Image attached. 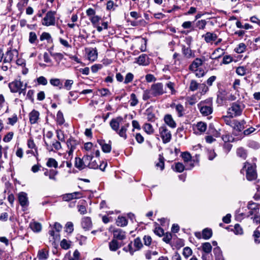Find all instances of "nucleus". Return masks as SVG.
<instances>
[{
  "mask_svg": "<svg viewBox=\"0 0 260 260\" xmlns=\"http://www.w3.org/2000/svg\"><path fill=\"white\" fill-rule=\"evenodd\" d=\"M98 57V51L96 48H93L88 53V58L89 60L94 61Z\"/></svg>",
  "mask_w": 260,
  "mask_h": 260,
  "instance_id": "nucleus-31",
  "label": "nucleus"
},
{
  "mask_svg": "<svg viewBox=\"0 0 260 260\" xmlns=\"http://www.w3.org/2000/svg\"><path fill=\"white\" fill-rule=\"evenodd\" d=\"M121 246V244L116 239H113L109 243V248L110 250L115 251Z\"/></svg>",
  "mask_w": 260,
  "mask_h": 260,
  "instance_id": "nucleus-30",
  "label": "nucleus"
},
{
  "mask_svg": "<svg viewBox=\"0 0 260 260\" xmlns=\"http://www.w3.org/2000/svg\"><path fill=\"white\" fill-rule=\"evenodd\" d=\"M56 122L60 125H62L65 122L63 113L60 111H59L57 113Z\"/></svg>",
  "mask_w": 260,
  "mask_h": 260,
  "instance_id": "nucleus-38",
  "label": "nucleus"
},
{
  "mask_svg": "<svg viewBox=\"0 0 260 260\" xmlns=\"http://www.w3.org/2000/svg\"><path fill=\"white\" fill-rule=\"evenodd\" d=\"M41 41L47 40L48 43L52 42V39L50 34L48 32H43L40 37Z\"/></svg>",
  "mask_w": 260,
  "mask_h": 260,
  "instance_id": "nucleus-39",
  "label": "nucleus"
},
{
  "mask_svg": "<svg viewBox=\"0 0 260 260\" xmlns=\"http://www.w3.org/2000/svg\"><path fill=\"white\" fill-rule=\"evenodd\" d=\"M134 246L136 251L139 250L143 247V244L140 238L138 237L134 240Z\"/></svg>",
  "mask_w": 260,
  "mask_h": 260,
  "instance_id": "nucleus-46",
  "label": "nucleus"
},
{
  "mask_svg": "<svg viewBox=\"0 0 260 260\" xmlns=\"http://www.w3.org/2000/svg\"><path fill=\"white\" fill-rule=\"evenodd\" d=\"M90 158L91 159L88 160L89 164H87V167L90 169H98L99 164L98 161H99V158H94L92 155H90Z\"/></svg>",
  "mask_w": 260,
  "mask_h": 260,
  "instance_id": "nucleus-23",
  "label": "nucleus"
},
{
  "mask_svg": "<svg viewBox=\"0 0 260 260\" xmlns=\"http://www.w3.org/2000/svg\"><path fill=\"white\" fill-rule=\"evenodd\" d=\"M46 166L48 167L57 168L58 167V163L57 161L53 158H49L46 163Z\"/></svg>",
  "mask_w": 260,
  "mask_h": 260,
  "instance_id": "nucleus-42",
  "label": "nucleus"
},
{
  "mask_svg": "<svg viewBox=\"0 0 260 260\" xmlns=\"http://www.w3.org/2000/svg\"><path fill=\"white\" fill-rule=\"evenodd\" d=\"M48 255V251L46 249H42L39 250L37 257L39 260H46Z\"/></svg>",
  "mask_w": 260,
  "mask_h": 260,
  "instance_id": "nucleus-29",
  "label": "nucleus"
},
{
  "mask_svg": "<svg viewBox=\"0 0 260 260\" xmlns=\"http://www.w3.org/2000/svg\"><path fill=\"white\" fill-rule=\"evenodd\" d=\"M207 22L205 20H199L196 23V26L200 29H204L206 25Z\"/></svg>",
  "mask_w": 260,
  "mask_h": 260,
  "instance_id": "nucleus-59",
  "label": "nucleus"
},
{
  "mask_svg": "<svg viewBox=\"0 0 260 260\" xmlns=\"http://www.w3.org/2000/svg\"><path fill=\"white\" fill-rule=\"evenodd\" d=\"M81 225L85 231L89 230L92 227L91 218L89 217H84L82 219Z\"/></svg>",
  "mask_w": 260,
  "mask_h": 260,
  "instance_id": "nucleus-20",
  "label": "nucleus"
},
{
  "mask_svg": "<svg viewBox=\"0 0 260 260\" xmlns=\"http://www.w3.org/2000/svg\"><path fill=\"white\" fill-rule=\"evenodd\" d=\"M181 155L185 163H188V161L191 160L190 154L187 152H183Z\"/></svg>",
  "mask_w": 260,
  "mask_h": 260,
  "instance_id": "nucleus-62",
  "label": "nucleus"
},
{
  "mask_svg": "<svg viewBox=\"0 0 260 260\" xmlns=\"http://www.w3.org/2000/svg\"><path fill=\"white\" fill-rule=\"evenodd\" d=\"M8 122L7 123L11 125H14L18 121L17 115L16 114L13 115L12 117L8 118Z\"/></svg>",
  "mask_w": 260,
  "mask_h": 260,
  "instance_id": "nucleus-52",
  "label": "nucleus"
},
{
  "mask_svg": "<svg viewBox=\"0 0 260 260\" xmlns=\"http://www.w3.org/2000/svg\"><path fill=\"white\" fill-rule=\"evenodd\" d=\"M232 118L231 114H230V116H223L221 118L226 125L232 127L235 120L232 119Z\"/></svg>",
  "mask_w": 260,
  "mask_h": 260,
  "instance_id": "nucleus-43",
  "label": "nucleus"
},
{
  "mask_svg": "<svg viewBox=\"0 0 260 260\" xmlns=\"http://www.w3.org/2000/svg\"><path fill=\"white\" fill-rule=\"evenodd\" d=\"M164 121L166 124L171 128H175L176 127V123L173 119L172 116L170 114H167L164 117Z\"/></svg>",
  "mask_w": 260,
  "mask_h": 260,
  "instance_id": "nucleus-22",
  "label": "nucleus"
},
{
  "mask_svg": "<svg viewBox=\"0 0 260 260\" xmlns=\"http://www.w3.org/2000/svg\"><path fill=\"white\" fill-rule=\"evenodd\" d=\"M101 19V18L97 15H94L93 16L90 17L89 18V20H90L91 22L92 23L94 26H95L98 25V23L99 22Z\"/></svg>",
  "mask_w": 260,
  "mask_h": 260,
  "instance_id": "nucleus-55",
  "label": "nucleus"
},
{
  "mask_svg": "<svg viewBox=\"0 0 260 260\" xmlns=\"http://www.w3.org/2000/svg\"><path fill=\"white\" fill-rule=\"evenodd\" d=\"M256 165L254 164H250L246 161L244 163L243 168L241 170V173H243L244 169H246V177L248 180L252 181L257 177V174L255 170Z\"/></svg>",
  "mask_w": 260,
  "mask_h": 260,
  "instance_id": "nucleus-4",
  "label": "nucleus"
},
{
  "mask_svg": "<svg viewBox=\"0 0 260 260\" xmlns=\"http://www.w3.org/2000/svg\"><path fill=\"white\" fill-rule=\"evenodd\" d=\"M98 143L101 146L102 149L104 152L109 153L111 150V146L109 144L105 143L103 140H98Z\"/></svg>",
  "mask_w": 260,
  "mask_h": 260,
  "instance_id": "nucleus-27",
  "label": "nucleus"
},
{
  "mask_svg": "<svg viewBox=\"0 0 260 260\" xmlns=\"http://www.w3.org/2000/svg\"><path fill=\"white\" fill-rule=\"evenodd\" d=\"M66 143L69 149V151H67L68 156L67 157V159H71L73 158V152L76 149V147L79 143L78 140L71 137L67 140Z\"/></svg>",
  "mask_w": 260,
  "mask_h": 260,
  "instance_id": "nucleus-6",
  "label": "nucleus"
},
{
  "mask_svg": "<svg viewBox=\"0 0 260 260\" xmlns=\"http://www.w3.org/2000/svg\"><path fill=\"white\" fill-rule=\"evenodd\" d=\"M192 253V251L191 249L189 247H185L183 249V255L186 258H187L188 257L191 256Z\"/></svg>",
  "mask_w": 260,
  "mask_h": 260,
  "instance_id": "nucleus-47",
  "label": "nucleus"
},
{
  "mask_svg": "<svg viewBox=\"0 0 260 260\" xmlns=\"http://www.w3.org/2000/svg\"><path fill=\"white\" fill-rule=\"evenodd\" d=\"M89 159H91L90 158V155H85L82 158L76 157L75 166L79 170H82L87 167V164H89L88 160Z\"/></svg>",
  "mask_w": 260,
  "mask_h": 260,
  "instance_id": "nucleus-8",
  "label": "nucleus"
},
{
  "mask_svg": "<svg viewBox=\"0 0 260 260\" xmlns=\"http://www.w3.org/2000/svg\"><path fill=\"white\" fill-rule=\"evenodd\" d=\"M236 153L238 156L245 159L247 157L246 151L242 147L238 148L237 149Z\"/></svg>",
  "mask_w": 260,
  "mask_h": 260,
  "instance_id": "nucleus-36",
  "label": "nucleus"
},
{
  "mask_svg": "<svg viewBox=\"0 0 260 260\" xmlns=\"http://www.w3.org/2000/svg\"><path fill=\"white\" fill-rule=\"evenodd\" d=\"M18 56V52L15 49H12L11 48L8 49L5 53L4 63H10L12 62L15 58L17 57Z\"/></svg>",
  "mask_w": 260,
  "mask_h": 260,
  "instance_id": "nucleus-10",
  "label": "nucleus"
},
{
  "mask_svg": "<svg viewBox=\"0 0 260 260\" xmlns=\"http://www.w3.org/2000/svg\"><path fill=\"white\" fill-rule=\"evenodd\" d=\"M130 105L131 106H135L138 103V100L137 98L136 94L134 93L131 94V100H130Z\"/></svg>",
  "mask_w": 260,
  "mask_h": 260,
  "instance_id": "nucleus-54",
  "label": "nucleus"
},
{
  "mask_svg": "<svg viewBox=\"0 0 260 260\" xmlns=\"http://www.w3.org/2000/svg\"><path fill=\"white\" fill-rule=\"evenodd\" d=\"M122 121L123 118L121 116L113 118L110 122V126L120 137L126 139L127 138L126 131L127 128L129 126V124L128 123L124 124L121 125L120 129H119L120 124H122Z\"/></svg>",
  "mask_w": 260,
  "mask_h": 260,
  "instance_id": "nucleus-1",
  "label": "nucleus"
},
{
  "mask_svg": "<svg viewBox=\"0 0 260 260\" xmlns=\"http://www.w3.org/2000/svg\"><path fill=\"white\" fill-rule=\"evenodd\" d=\"M202 235L203 239L207 240L212 237V231L210 229L206 228L203 230Z\"/></svg>",
  "mask_w": 260,
  "mask_h": 260,
  "instance_id": "nucleus-34",
  "label": "nucleus"
},
{
  "mask_svg": "<svg viewBox=\"0 0 260 260\" xmlns=\"http://www.w3.org/2000/svg\"><path fill=\"white\" fill-rule=\"evenodd\" d=\"M116 224L118 226H124L127 224V220L124 217L119 216L116 220Z\"/></svg>",
  "mask_w": 260,
  "mask_h": 260,
  "instance_id": "nucleus-40",
  "label": "nucleus"
},
{
  "mask_svg": "<svg viewBox=\"0 0 260 260\" xmlns=\"http://www.w3.org/2000/svg\"><path fill=\"white\" fill-rule=\"evenodd\" d=\"M37 39L38 37L36 32L31 31L29 33L28 41L30 44H34L36 43V42L38 40Z\"/></svg>",
  "mask_w": 260,
  "mask_h": 260,
  "instance_id": "nucleus-44",
  "label": "nucleus"
},
{
  "mask_svg": "<svg viewBox=\"0 0 260 260\" xmlns=\"http://www.w3.org/2000/svg\"><path fill=\"white\" fill-rule=\"evenodd\" d=\"M144 131L148 135H151L154 133V129L150 123H145L143 126Z\"/></svg>",
  "mask_w": 260,
  "mask_h": 260,
  "instance_id": "nucleus-37",
  "label": "nucleus"
},
{
  "mask_svg": "<svg viewBox=\"0 0 260 260\" xmlns=\"http://www.w3.org/2000/svg\"><path fill=\"white\" fill-rule=\"evenodd\" d=\"M44 174L45 176H48L50 180H52L55 181H56L57 179L56 176L58 174V172L57 171L53 169L48 170L47 169H44Z\"/></svg>",
  "mask_w": 260,
  "mask_h": 260,
  "instance_id": "nucleus-21",
  "label": "nucleus"
},
{
  "mask_svg": "<svg viewBox=\"0 0 260 260\" xmlns=\"http://www.w3.org/2000/svg\"><path fill=\"white\" fill-rule=\"evenodd\" d=\"M245 124L246 121L244 120L238 121L235 119L232 127L236 131L241 132L245 128L244 125Z\"/></svg>",
  "mask_w": 260,
  "mask_h": 260,
  "instance_id": "nucleus-16",
  "label": "nucleus"
},
{
  "mask_svg": "<svg viewBox=\"0 0 260 260\" xmlns=\"http://www.w3.org/2000/svg\"><path fill=\"white\" fill-rule=\"evenodd\" d=\"M246 46L244 43H240L238 47L235 49V51L238 53H242L245 51Z\"/></svg>",
  "mask_w": 260,
  "mask_h": 260,
  "instance_id": "nucleus-51",
  "label": "nucleus"
},
{
  "mask_svg": "<svg viewBox=\"0 0 260 260\" xmlns=\"http://www.w3.org/2000/svg\"><path fill=\"white\" fill-rule=\"evenodd\" d=\"M253 237L255 243H260V232L259 231L256 230L254 231Z\"/></svg>",
  "mask_w": 260,
  "mask_h": 260,
  "instance_id": "nucleus-64",
  "label": "nucleus"
},
{
  "mask_svg": "<svg viewBox=\"0 0 260 260\" xmlns=\"http://www.w3.org/2000/svg\"><path fill=\"white\" fill-rule=\"evenodd\" d=\"M198 109L202 115L206 116L213 112V102L211 98H208L200 102L198 104Z\"/></svg>",
  "mask_w": 260,
  "mask_h": 260,
  "instance_id": "nucleus-2",
  "label": "nucleus"
},
{
  "mask_svg": "<svg viewBox=\"0 0 260 260\" xmlns=\"http://www.w3.org/2000/svg\"><path fill=\"white\" fill-rule=\"evenodd\" d=\"M117 6L114 4L113 1H109L107 3L106 9L108 11H114L115 8V7H117Z\"/></svg>",
  "mask_w": 260,
  "mask_h": 260,
  "instance_id": "nucleus-58",
  "label": "nucleus"
},
{
  "mask_svg": "<svg viewBox=\"0 0 260 260\" xmlns=\"http://www.w3.org/2000/svg\"><path fill=\"white\" fill-rule=\"evenodd\" d=\"M50 83L52 85L54 86L59 87L60 86L62 85L60 79L58 78L51 79L50 80Z\"/></svg>",
  "mask_w": 260,
  "mask_h": 260,
  "instance_id": "nucleus-60",
  "label": "nucleus"
},
{
  "mask_svg": "<svg viewBox=\"0 0 260 260\" xmlns=\"http://www.w3.org/2000/svg\"><path fill=\"white\" fill-rule=\"evenodd\" d=\"M181 50L184 57L189 59L194 56V52L190 49V46L186 47L185 45H182Z\"/></svg>",
  "mask_w": 260,
  "mask_h": 260,
  "instance_id": "nucleus-14",
  "label": "nucleus"
},
{
  "mask_svg": "<svg viewBox=\"0 0 260 260\" xmlns=\"http://www.w3.org/2000/svg\"><path fill=\"white\" fill-rule=\"evenodd\" d=\"M150 89L152 91V96L156 97L161 95L166 92L161 83H156L151 85Z\"/></svg>",
  "mask_w": 260,
  "mask_h": 260,
  "instance_id": "nucleus-11",
  "label": "nucleus"
},
{
  "mask_svg": "<svg viewBox=\"0 0 260 260\" xmlns=\"http://www.w3.org/2000/svg\"><path fill=\"white\" fill-rule=\"evenodd\" d=\"M114 239L122 240L125 239V232L120 229H116L113 231Z\"/></svg>",
  "mask_w": 260,
  "mask_h": 260,
  "instance_id": "nucleus-19",
  "label": "nucleus"
},
{
  "mask_svg": "<svg viewBox=\"0 0 260 260\" xmlns=\"http://www.w3.org/2000/svg\"><path fill=\"white\" fill-rule=\"evenodd\" d=\"M40 113L39 112L34 109L29 114V122L31 124H34L38 123V121L39 119Z\"/></svg>",
  "mask_w": 260,
  "mask_h": 260,
  "instance_id": "nucleus-18",
  "label": "nucleus"
},
{
  "mask_svg": "<svg viewBox=\"0 0 260 260\" xmlns=\"http://www.w3.org/2000/svg\"><path fill=\"white\" fill-rule=\"evenodd\" d=\"M221 138L224 143L233 142L234 140L233 137L231 135L227 134L223 135Z\"/></svg>",
  "mask_w": 260,
  "mask_h": 260,
  "instance_id": "nucleus-56",
  "label": "nucleus"
},
{
  "mask_svg": "<svg viewBox=\"0 0 260 260\" xmlns=\"http://www.w3.org/2000/svg\"><path fill=\"white\" fill-rule=\"evenodd\" d=\"M55 11H48L42 20V23L43 25L49 26L55 24Z\"/></svg>",
  "mask_w": 260,
  "mask_h": 260,
  "instance_id": "nucleus-7",
  "label": "nucleus"
},
{
  "mask_svg": "<svg viewBox=\"0 0 260 260\" xmlns=\"http://www.w3.org/2000/svg\"><path fill=\"white\" fill-rule=\"evenodd\" d=\"M207 129V124L203 122H198L195 126V132L198 134H201L205 132Z\"/></svg>",
  "mask_w": 260,
  "mask_h": 260,
  "instance_id": "nucleus-24",
  "label": "nucleus"
},
{
  "mask_svg": "<svg viewBox=\"0 0 260 260\" xmlns=\"http://www.w3.org/2000/svg\"><path fill=\"white\" fill-rule=\"evenodd\" d=\"M205 61V58L204 57L203 58H196L190 64L189 67V69L190 71H197L198 68L201 66L203 62Z\"/></svg>",
  "mask_w": 260,
  "mask_h": 260,
  "instance_id": "nucleus-13",
  "label": "nucleus"
},
{
  "mask_svg": "<svg viewBox=\"0 0 260 260\" xmlns=\"http://www.w3.org/2000/svg\"><path fill=\"white\" fill-rule=\"evenodd\" d=\"M185 169V166L180 162H177L175 164V170L178 172H182Z\"/></svg>",
  "mask_w": 260,
  "mask_h": 260,
  "instance_id": "nucleus-63",
  "label": "nucleus"
},
{
  "mask_svg": "<svg viewBox=\"0 0 260 260\" xmlns=\"http://www.w3.org/2000/svg\"><path fill=\"white\" fill-rule=\"evenodd\" d=\"M145 114L147 116V119L148 121H153L155 120V115L152 113L151 110L148 109L146 110Z\"/></svg>",
  "mask_w": 260,
  "mask_h": 260,
  "instance_id": "nucleus-49",
  "label": "nucleus"
},
{
  "mask_svg": "<svg viewBox=\"0 0 260 260\" xmlns=\"http://www.w3.org/2000/svg\"><path fill=\"white\" fill-rule=\"evenodd\" d=\"M247 208L249 210H255L258 211V205L256 203L252 201L249 202L247 205Z\"/></svg>",
  "mask_w": 260,
  "mask_h": 260,
  "instance_id": "nucleus-61",
  "label": "nucleus"
},
{
  "mask_svg": "<svg viewBox=\"0 0 260 260\" xmlns=\"http://www.w3.org/2000/svg\"><path fill=\"white\" fill-rule=\"evenodd\" d=\"M245 105L242 103H233L228 109V114H231L232 117L239 116L242 114Z\"/></svg>",
  "mask_w": 260,
  "mask_h": 260,
  "instance_id": "nucleus-5",
  "label": "nucleus"
},
{
  "mask_svg": "<svg viewBox=\"0 0 260 260\" xmlns=\"http://www.w3.org/2000/svg\"><path fill=\"white\" fill-rule=\"evenodd\" d=\"M203 37L204 38L206 42L209 43L215 41L217 38V36L214 33L207 32L203 36Z\"/></svg>",
  "mask_w": 260,
  "mask_h": 260,
  "instance_id": "nucleus-25",
  "label": "nucleus"
},
{
  "mask_svg": "<svg viewBox=\"0 0 260 260\" xmlns=\"http://www.w3.org/2000/svg\"><path fill=\"white\" fill-rule=\"evenodd\" d=\"M174 107L177 113L178 117H182L184 115V108L181 104H174Z\"/></svg>",
  "mask_w": 260,
  "mask_h": 260,
  "instance_id": "nucleus-35",
  "label": "nucleus"
},
{
  "mask_svg": "<svg viewBox=\"0 0 260 260\" xmlns=\"http://www.w3.org/2000/svg\"><path fill=\"white\" fill-rule=\"evenodd\" d=\"M82 197V193L80 192H74L73 193H67L63 195L62 199L65 201H69L74 199H79Z\"/></svg>",
  "mask_w": 260,
  "mask_h": 260,
  "instance_id": "nucleus-17",
  "label": "nucleus"
},
{
  "mask_svg": "<svg viewBox=\"0 0 260 260\" xmlns=\"http://www.w3.org/2000/svg\"><path fill=\"white\" fill-rule=\"evenodd\" d=\"M66 232L68 233L71 234L74 231V225L72 222H68L66 225Z\"/></svg>",
  "mask_w": 260,
  "mask_h": 260,
  "instance_id": "nucleus-53",
  "label": "nucleus"
},
{
  "mask_svg": "<svg viewBox=\"0 0 260 260\" xmlns=\"http://www.w3.org/2000/svg\"><path fill=\"white\" fill-rule=\"evenodd\" d=\"M29 226L34 232H40L42 230L41 223L36 221L30 222Z\"/></svg>",
  "mask_w": 260,
  "mask_h": 260,
  "instance_id": "nucleus-33",
  "label": "nucleus"
},
{
  "mask_svg": "<svg viewBox=\"0 0 260 260\" xmlns=\"http://www.w3.org/2000/svg\"><path fill=\"white\" fill-rule=\"evenodd\" d=\"M56 137L58 140L59 141L61 142H64V135L63 134V132L60 130V129H57L56 131Z\"/></svg>",
  "mask_w": 260,
  "mask_h": 260,
  "instance_id": "nucleus-57",
  "label": "nucleus"
},
{
  "mask_svg": "<svg viewBox=\"0 0 260 260\" xmlns=\"http://www.w3.org/2000/svg\"><path fill=\"white\" fill-rule=\"evenodd\" d=\"M202 250L205 253H210L212 250V246L209 242H205L202 244Z\"/></svg>",
  "mask_w": 260,
  "mask_h": 260,
  "instance_id": "nucleus-41",
  "label": "nucleus"
},
{
  "mask_svg": "<svg viewBox=\"0 0 260 260\" xmlns=\"http://www.w3.org/2000/svg\"><path fill=\"white\" fill-rule=\"evenodd\" d=\"M44 142L47 149L49 151H52L53 150V148H54L55 150H58L61 148V145L59 141H53L52 142V145H49L45 140Z\"/></svg>",
  "mask_w": 260,
  "mask_h": 260,
  "instance_id": "nucleus-15",
  "label": "nucleus"
},
{
  "mask_svg": "<svg viewBox=\"0 0 260 260\" xmlns=\"http://www.w3.org/2000/svg\"><path fill=\"white\" fill-rule=\"evenodd\" d=\"M152 97L153 96H152V91L151 89L144 91L142 98L144 101H147Z\"/></svg>",
  "mask_w": 260,
  "mask_h": 260,
  "instance_id": "nucleus-48",
  "label": "nucleus"
},
{
  "mask_svg": "<svg viewBox=\"0 0 260 260\" xmlns=\"http://www.w3.org/2000/svg\"><path fill=\"white\" fill-rule=\"evenodd\" d=\"M160 136L164 143H169L172 138L171 132L166 125H162L159 128Z\"/></svg>",
  "mask_w": 260,
  "mask_h": 260,
  "instance_id": "nucleus-9",
  "label": "nucleus"
},
{
  "mask_svg": "<svg viewBox=\"0 0 260 260\" xmlns=\"http://www.w3.org/2000/svg\"><path fill=\"white\" fill-rule=\"evenodd\" d=\"M137 62L140 65L147 66L149 63L148 57L145 54L139 56L137 59Z\"/></svg>",
  "mask_w": 260,
  "mask_h": 260,
  "instance_id": "nucleus-28",
  "label": "nucleus"
},
{
  "mask_svg": "<svg viewBox=\"0 0 260 260\" xmlns=\"http://www.w3.org/2000/svg\"><path fill=\"white\" fill-rule=\"evenodd\" d=\"M98 91L101 96L103 97L110 96L112 94L111 92L108 88H106L99 89Z\"/></svg>",
  "mask_w": 260,
  "mask_h": 260,
  "instance_id": "nucleus-45",
  "label": "nucleus"
},
{
  "mask_svg": "<svg viewBox=\"0 0 260 260\" xmlns=\"http://www.w3.org/2000/svg\"><path fill=\"white\" fill-rule=\"evenodd\" d=\"M224 53V50L220 48H218L216 49L214 52L212 53L210 58L212 59H216L220 58L221 56H222Z\"/></svg>",
  "mask_w": 260,
  "mask_h": 260,
  "instance_id": "nucleus-26",
  "label": "nucleus"
},
{
  "mask_svg": "<svg viewBox=\"0 0 260 260\" xmlns=\"http://www.w3.org/2000/svg\"><path fill=\"white\" fill-rule=\"evenodd\" d=\"M18 201L20 205L23 207H27L28 206L29 202L27 194L24 192H20L18 195Z\"/></svg>",
  "mask_w": 260,
  "mask_h": 260,
  "instance_id": "nucleus-12",
  "label": "nucleus"
},
{
  "mask_svg": "<svg viewBox=\"0 0 260 260\" xmlns=\"http://www.w3.org/2000/svg\"><path fill=\"white\" fill-rule=\"evenodd\" d=\"M71 242L64 239L60 242V246L64 249H68L71 246Z\"/></svg>",
  "mask_w": 260,
  "mask_h": 260,
  "instance_id": "nucleus-50",
  "label": "nucleus"
},
{
  "mask_svg": "<svg viewBox=\"0 0 260 260\" xmlns=\"http://www.w3.org/2000/svg\"><path fill=\"white\" fill-rule=\"evenodd\" d=\"M27 83L23 84L20 80H16L9 84V87L11 92L13 93L18 92L19 94L23 96L25 95Z\"/></svg>",
  "mask_w": 260,
  "mask_h": 260,
  "instance_id": "nucleus-3",
  "label": "nucleus"
},
{
  "mask_svg": "<svg viewBox=\"0 0 260 260\" xmlns=\"http://www.w3.org/2000/svg\"><path fill=\"white\" fill-rule=\"evenodd\" d=\"M48 233L51 237V238L50 237L49 238L50 241H52L53 243H54L56 241L59 240V234L57 233V232L55 233L53 229L50 230Z\"/></svg>",
  "mask_w": 260,
  "mask_h": 260,
  "instance_id": "nucleus-32",
  "label": "nucleus"
}]
</instances>
